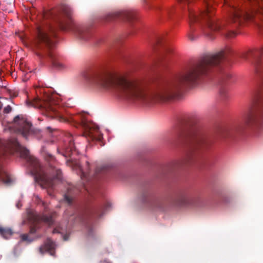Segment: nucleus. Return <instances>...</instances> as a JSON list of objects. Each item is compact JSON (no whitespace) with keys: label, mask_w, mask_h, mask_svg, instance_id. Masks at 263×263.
I'll use <instances>...</instances> for the list:
<instances>
[{"label":"nucleus","mask_w":263,"mask_h":263,"mask_svg":"<svg viewBox=\"0 0 263 263\" xmlns=\"http://www.w3.org/2000/svg\"><path fill=\"white\" fill-rule=\"evenodd\" d=\"M203 75L204 57L171 81L161 78L152 80L145 76L128 77L105 69L86 72L83 77L98 89L115 91L132 101L151 105L178 97L183 86L196 84Z\"/></svg>","instance_id":"f257e3e1"},{"label":"nucleus","mask_w":263,"mask_h":263,"mask_svg":"<svg viewBox=\"0 0 263 263\" xmlns=\"http://www.w3.org/2000/svg\"><path fill=\"white\" fill-rule=\"evenodd\" d=\"M71 13L68 6H60L52 14L56 27L49 26L46 30L38 28L37 30L35 42L37 55L43 61L51 62L52 65L58 69H63L65 66L57 59L54 52L55 41L53 39L56 35L57 30H71L80 40L84 41L89 40L92 35L88 27L71 23Z\"/></svg>","instance_id":"f03ea898"},{"label":"nucleus","mask_w":263,"mask_h":263,"mask_svg":"<svg viewBox=\"0 0 263 263\" xmlns=\"http://www.w3.org/2000/svg\"><path fill=\"white\" fill-rule=\"evenodd\" d=\"M1 144L3 149L2 155L4 156L7 153H12L15 151H18L21 157L26 160L35 181L42 188L47 189L50 196L53 195L51 191L55 184L62 179V172L60 170L53 168L52 171V175H48L43 170L39 160L31 155L29 151L23 147L15 138L1 142Z\"/></svg>","instance_id":"7ed1b4c3"},{"label":"nucleus","mask_w":263,"mask_h":263,"mask_svg":"<svg viewBox=\"0 0 263 263\" xmlns=\"http://www.w3.org/2000/svg\"><path fill=\"white\" fill-rule=\"evenodd\" d=\"M36 105L43 110V114L49 117L58 120L60 122L68 123L76 127L84 129V136L91 140H100L101 135L99 127L92 122H88L83 114H65L59 110V105L52 98L48 100L36 99Z\"/></svg>","instance_id":"20e7f679"},{"label":"nucleus","mask_w":263,"mask_h":263,"mask_svg":"<svg viewBox=\"0 0 263 263\" xmlns=\"http://www.w3.org/2000/svg\"><path fill=\"white\" fill-rule=\"evenodd\" d=\"M247 129L255 137L263 136V92L259 95L254 107L245 115L243 121L230 126L223 133V137L228 140H236Z\"/></svg>","instance_id":"39448f33"},{"label":"nucleus","mask_w":263,"mask_h":263,"mask_svg":"<svg viewBox=\"0 0 263 263\" xmlns=\"http://www.w3.org/2000/svg\"><path fill=\"white\" fill-rule=\"evenodd\" d=\"M174 142L185 151L184 156L179 162L178 165L180 167L192 164L200 150L206 144L204 133L199 125L178 131L175 135Z\"/></svg>","instance_id":"423d86ee"},{"label":"nucleus","mask_w":263,"mask_h":263,"mask_svg":"<svg viewBox=\"0 0 263 263\" xmlns=\"http://www.w3.org/2000/svg\"><path fill=\"white\" fill-rule=\"evenodd\" d=\"M245 9L232 6L230 10V21L235 27L245 22L255 25L263 33V0H247Z\"/></svg>","instance_id":"0eeeda50"},{"label":"nucleus","mask_w":263,"mask_h":263,"mask_svg":"<svg viewBox=\"0 0 263 263\" xmlns=\"http://www.w3.org/2000/svg\"><path fill=\"white\" fill-rule=\"evenodd\" d=\"M9 127L11 130L21 134L26 139L31 134L36 135L40 133L39 129L32 128V124L22 115L16 116Z\"/></svg>","instance_id":"6e6552de"},{"label":"nucleus","mask_w":263,"mask_h":263,"mask_svg":"<svg viewBox=\"0 0 263 263\" xmlns=\"http://www.w3.org/2000/svg\"><path fill=\"white\" fill-rule=\"evenodd\" d=\"M263 54V46L258 49H249L243 52L240 55V57L246 60L250 58L253 59L255 75L256 78L263 81V58L260 56Z\"/></svg>","instance_id":"1a4fd4ad"},{"label":"nucleus","mask_w":263,"mask_h":263,"mask_svg":"<svg viewBox=\"0 0 263 263\" xmlns=\"http://www.w3.org/2000/svg\"><path fill=\"white\" fill-rule=\"evenodd\" d=\"M55 213H52L50 215H44L42 216H40L34 212L29 211L27 212V218L28 220L34 223V226L30 227V233L34 234L37 230V226L35 223H38L40 221H42L45 223L48 224L49 226H51L53 223V216Z\"/></svg>","instance_id":"9d476101"},{"label":"nucleus","mask_w":263,"mask_h":263,"mask_svg":"<svg viewBox=\"0 0 263 263\" xmlns=\"http://www.w3.org/2000/svg\"><path fill=\"white\" fill-rule=\"evenodd\" d=\"M119 19L132 23L136 19L135 12L131 10H124L109 13L106 15V20L111 21Z\"/></svg>","instance_id":"9b49d317"},{"label":"nucleus","mask_w":263,"mask_h":263,"mask_svg":"<svg viewBox=\"0 0 263 263\" xmlns=\"http://www.w3.org/2000/svg\"><path fill=\"white\" fill-rule=\"evenodd\" d=\"M67 164L71 167L72 169L79 171L80 173L81 178L82 179H86L88 180L89 177L87 175V172L89 171V163L88 161L86 162V166L83 168L80 164V162L77 160H73L72 159L67 160L66 161Z\"/></svg>","instance_id":"f8f14e48"},{"label":"nucleus","mask_w":263,"mask_h":263,"mask_svg":"<svg viewBox=\"0 0 263 263\" xmlns=\"http://www.w3.org/2000/svg\"><path fill=\"white\" fill-rule=\"evenodd\" d=\"M142 200L149 208L162 209L163 208V203L161 199L151 196L147 194H145L143 196Z\"/></svg>","instance_id":"ddd939ff"},{"label":"nucleus","mask_w":263,"mask_h":263,"mask_svg":"<svg viewBox=\"0 0 263 263\" xmlns=\"http://www.w3.org/2000/svg\"><path fill=\"white\" fill-rule=\"evenodd\" d=\"M67 142L68 145L64 148V153L63 156L65 157H71L72 155L77 154L78 152L73 143V138L70 134H68Z\"/></svg>","instance_id":"4468645a"},{"label":"nucleus","mask_w":263,"mask_h":263,"mask_svg":"<svg viewBox=\"0 0 263 263\" xmlns=\"http://www.w3.org/2000/svg\"><path fill=\"white\" fill-rule=\"evenodd\" d=\"M55 245L50 239L48 238L44 243L39 248L40 253L43 254L45 252H49V254L54 256Z\"/></svg>","instance_id":"2eb2a0df"},{"label":"nucleus","mask_w":263,"mask_h":263,"mask_svg":"<svg viewBox=\"0 0 263 263\" xmlns=\"http://www.w3.org/2000/svg\"><path fill=\"white\" fill-rule=\"evenodd\" d=\"M0 181L9 185L13 182V179L6 172V171L0 166Z\"/></svg>","instance_id":"dca6fc26"},{"label":"nucleus","mask_w":263,"mask_h":263,"mask_svg":"<svg viewBox=\"0 0 263 263\" xmlns=\"http://www.w3.org/2000/svg\"><path fill=\"white\" fill-rule=\"evenodd\" d=\"M76 189L72 186H70L67 189V192L64 195V200L69 205L71 204L73 200V196L76 192Z\"/></svg>","instance_id":"f3484780"},{"label":"nucleus","mask_w":263,"mask_h":263,"mask_svg":"<svg viewBox=\"0 0 263 263\" xmlns=\"http://www.w3.org/2000/svg\"><path fill=\"white\" fill-rule=\"evenodd\" d=\"M13 233L11 229L0 227V234L5 239H9Z\"/></svg>","instance_id":"a211bd4d"},{"label":"nucleus","mask_w":263,"mask_h":263,"mask_svg":"<svg viewBox=\"0 0 263 263\" xmlns=\"http://www.w3.org/2000/svg\"><path fill=\"white\" fill-rule=\"evenodd\" d=\"M219 96L222 100H226L229 97V89L226 85H222L219 89Z\"/></svg>","instance_id":"6ab92c4d"},{"label":"nucleus","mask_w":263,"mask_h":263,"mask_svg":"<svg viewBox=\"0 0 263 263\" xmlns=\"http://www.w3.org/2000/svg\"><path fill=\"white\" fill-rule=\"evenodd\" d=\"M111 167V166L110 164H104L101 166L98 167L96 169V173L97 174L103 173L109 170Z\"/></svg>","instance_id":"aec40b11"},{"label":"nucleus","mask_w":263,"mask_h":263,"mask_svg":"<svg viewBox=\"0 0 263 263\" xmlns=\"http://www.w3.org/2000/svg\"><path fill=\"white\" fill-rule=\"evenodd\" d=\"M174 12V10L172 8H167L164 10L162 13L163 18H170Z\"/></svg>","instance_id":"412c9836"},{"label":"nucleus","mask_w":263,"mask_h":263,"mask_svg":"<svg viewBox=\"0 0 263 263\" xmlns=\"http://www.w3.org/2000/svg\"><path fill=\"white\" fill-rule=\"evenodd\" d=\"M222 33L227 37H232L236 35V33L234 31L230 30H225Z\"/></svg>","instance_id":"4be33fe9"},{"label":"nucleus","mask_w":263,"mask_h":263,"mask_svg":"<svg viewBox=\"0 0 263 263\" xmlns=\"http://www.w3.org/2000/svg\"><path fill=\"white\" fill-rule=\"evenodd\" d=\"M42 152L44 153V156L46 158H49L50 160H52L54 159L53 156L50 154L48 152H47L44 147H43L42 148Z\"/></svg>","instance_id":"5701e85b"},{"label":"nucleus","mask_w":263,"mask_h":263,"mask_svg":"<svg viewBox=\"0 0 263 263\" xmlns=\"http://www.w3.org/2000/svg\"><path fill=\"white\" fill-rule=\"evenodd\" d=\"M12 110V107L10 105H7L4 108L3 112L4 114H9Z\"/></svg>","instance_id":"b1692460"},{"label":"nucleus","mask_w":263,"mask_h":263,"mask_svg":"<svg viewBox=\"0 0 263 263\" xmlns=\"http://www.w3.org/2000/svg\"><path fill=\"white\" fill-rule=\"evenodd\" d=\"M21 239L23 241H28L31 242L32 241L31 239H29L28 238V236L27 234H23L21 236Z\"/></svg>","instance_id":"393cba45"},{"label":"nucleus","mask_w":263,"mask_h":263,"mask_svg":"<svg viewBox=\"0 0 263 263\" xmlns=\"http://www.w3.org/2000/svg\"><path fill=\"white\" fill-rule=\"evenodd\" d=\"M163 38L162 37H158L156 40V44L158 45L163 44Z\"/></svg>","instance_id":"a878e982"},{"label":"nucleus","mask_w":263,"mask_h":263,"mask_svg":"<svg viewBox=\"0 0 263 263\" xmlns=\"http://www.w3.org/2000/svg\"><path fill=\"white\" fill-rule=\"evenodd\" d=\"M231 77V74L228 73H224L222 76V81L224 82L225 81V78L229 79Z\"/></svg>","instance_id":"bb28decb"},{"label":"nucleus","mask_w":263,"mask_h":263,"mask_svg":"<svg viewBox=\"0 0 263 263\" xmlns=\"http://www.w3.org/2000/svg\"><path fill=\"white\" fill-rule=\"evenodd\" d=\"M178 2L180 3V4H186L188 5L190 2V0H178Z\"/></svg>","instance_id":"cd10ccee"},{"label":"nucleus","mask_w":263,"mask_h":263,"mask_svg":"<svg viewBox=\"0 0 263 263\" xmlns=\"http://www.w3.org/2000/svg\"><path fill=\"white\" fill-rule=\"evenodd\" d=\"M165 50L167 52H171L172 51V49L170 48H169V47H165Z\"/></svg>","instance_id":"c85d7f7f"},{"label":"nucleus","mask_w":263,"mask_h":263,"mask_svg":"<svg viewBox=\"0 0 263 263\" xmlns=\"http://www.w3.org/2000/svg\"><path fill=\"white\" fill-rule=\"evenodd\" d=\"M57 232H58V230H57L56 229H55L53 231V233H57Z\"/></svg>","instance_id":"c756f323"},{"label":"nucleus","mask_w":263,"mask_h":263,"mask_svg":"<svg viewBox=\"0 0 263 263\" xmlns=\"http://www.w3.org/2000/svg\"><path fill=\"white\" fill-rule=\"evenodd\" d=\"M67 239H68V238H67V236H64V240H67Z\"/></svg>","instance_id":"7c9ffc66"},{"label":"nucleus","mask_w":263,"mask_h":263,"mask_svg":"<svg viewBox=\"0 0 263 263\" xmlns=\"http://www.w3.org/2000/svg\"><path fill=\"white\" fill-rule=\"evenodd\" d=\"M109 206H110V203H107L106 204V208H107V206H108V207H109Z\"/></svg>","instance_id":"2f4dec72"},{"label":"nucleus","mask_w":263,"mask_h":263,"mask_svg":"<svg viewBox=\"0 0 263 263\" xmlns=\"http://www.w3.org/2000/svg\"><path fill=\"white\" fill-rule=\"evenodd\" d=\"M97 214L98 215V216L99 217H101L102 216V214H100H100H98V213H97Z\"/></svg>","instance_id":"473e14b6"},{"label":"nucleus","mask_w":263,"mask_h":263,"mask_svg":"<svg viewBox=\"0 0 263 263\" xmlns=\"http://www.w3.org/2000/svg\"><path fill=\"white\" fill-rule=\"evenodd\" d=\"M20 205H18V203L17 204V207L19 208Z\"/></svg>","instance_id":"72a5a7b5"},{"label":"nucleus","mask_w":263,"mask_h":263,"mask_svg":"<svg viewBox=\"0 0 263 263\" xmlns=\"http://www.w3.org/2000/svg\"><path fill=\"white\" fill-rule=\"evenodd\" d=\"M20 205H18V203L17 204V207L19 208Z\"/></svg>","instance_id":"f704fd0d"}]
</instances>
